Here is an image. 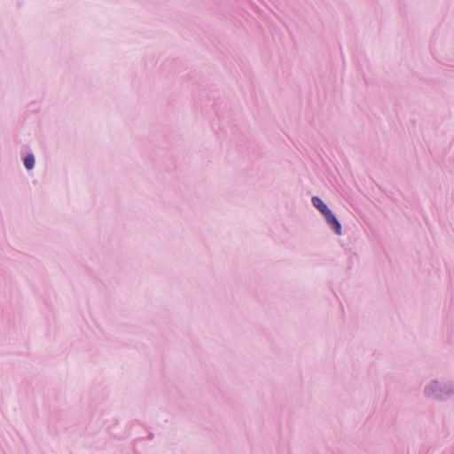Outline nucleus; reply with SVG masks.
<instances>
[{
	"mask_svg": "<svg viewBox=\"0 0 454 454\" xmlns=\"http://www.w3.org/2000/svg\"><path fill=\"white\" fill-rule=\"evenodd\" d=\"M313 206L325 216V221L333 227L336 234L340 235L341 226L336 216L319 197L312 198Z\"/></svg>",
	"mask_w": 454,
	"mask_h": 454,
	"instance_id": "f257e3e1",
	"label": "nucleus"
},
{
	"mask_svg": "<svg viewBox=\"0 0 454 454\" xmlns=\"http://www.w3.org/2000/svg\"><path fill=\"white\" fill-rule=\"evenodd\" d=\"M35 164V159L33 155H27L24 159V165L27 169H32Z\"/></svg>",
	"mask_w": 454,
	"mask_h": 454,
	"instance_id": "f03ea898",
	"label": "nucleus"
}]
</instances>
